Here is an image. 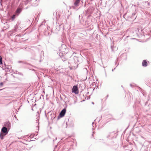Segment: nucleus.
Returning <instances> with one entry per match:
<instances>
[{"mask_svg":"<svg viewBox=\"0 0 151 151\" xmlns=\"http://www.w3.org/2000/svg\"><path fill=\"white\" fill-rule=\"evenodd\" d=\"M72 92L74 93L75 94H78L79 93L78 88L77 86H73Z\"/></svg>","mask_w":151,"mask_h":151,"instance_id":"1","label":"nucleus"},{"mask_svg":"<svg viewBox=\"0 0 151 151\" xmlns=\"http://www.w3.org/2000/svg\"><path fill=\"white\" fill-rule=\"evenodd\" d=\"M66 112V109L65 108L64 109H63L62 111H61L60 113V116L61 117H63Z\"/></svg>","mask_w":151,"mask_h":151,"instance_id":"2","label":"nucleus"},{"mask_svg":"<svg viewBox=\"0 0 151 151\" xmlns=\"http://www.w3.org/2000/svg\"><path fill=\"white\" fill-rule=\"evenodd\" d=\"M1 132L4 134H5V135L7 134L8 132L7 128L5 127H4L1 129Z\"/></svg>","mask_w":151,"mask_h":151,"instance_id":"3","label":"nucleus"},{"mask_svg":"<svg viewBox=\"0 0 151 151\" xmlns=\"http://www.w3.org/2000/svg\"><path fill=\"white\" fill-rule=\"evenodd\" d=\"M142 65L143 66L146 67L147 65V63L145 60H143L142 62Z\"/></svg>","mask_w":151,"mask_h":151,"instance_id":"4","label":"nucleus"},{"mask_svg":"<svg viewBox=\"0 0 151 151\" xmlns=\"http://www.w3.org/2000/svg\"><path fill=\"white\" fill-rule=\"evenodd\" d=\"M80 1V0H76L74 3V5L76 6H77L78 5Z\"/></svg>","mask_w":151,"mask_h":151,"instance_id":"5","label":"nucleus"},{"mask_svg":"<svg viewBox=\"0 0 151 151\" xmlns=\"http://www.w3.org/2000/svg\"><path fill=\"white\" fill-rule=\"evenodd\" d=\"M5 134H3L1 132L0 134V137L1 139H3L4 137V136L5 135Z\"/></svg>","mask_w":151,"mask_h":151,"instance_id":"6","label":"nucleus"},{"mask_svg":"<svg viewBox=\"0 0 151 151\" xmlns=\"http://www.w3.org/2000/svg\"><path fill=\"white\" fill-rule=\"evenodd\" d=\"M2 64V58L0 56V65Z\"/></svg>","mask_w":151,"mask_h":151,"instance_id":"7","label":"nucleus"},{"mask_svg":"<svg viewBox=\"0 0 151 151\" xmlns=\"http://www.w3.org/2000/svg\"><path fill=\"white\" fill-rule=\"evenodd\" d=\"M21 9H17V12L18 13H19L20 12Z\"/></svg>","mask_w":151,"mask_h":151,"instance_id":"8","label":"nucleus"},{"mask_svg":"<svg viewBox=\"0 0 151 151\" xmlns=\"http://www.w3.org/2000/svg\"><path fill=\"white\" fill-rule=\"evenodd\" d=\"M12 18L13 19H14L15 18V15H14L12 17Z\"/></svg>","mask_w":151,"mask_h":151,"instance_id":"9","label":"nucleus"},{"mask_svg":"<svg viewBox=\"0 0 151 151\" xmlns=\"http://www.w3.org/2000/svg\"><path fill=\"white\" fill-rule=\"evenodd\" d=\"M3 83H2V82H1V83H0V85L1 86H2V85H3Z\"/></svg>","mask_w":151,"mask_h":151,"instance_id":"10","label":"nucleus"},{"mask_svg":"<svg viewBox=\"0 0 151 151\" xmlns=\"http://www.w3.org/2000/svg\"><path fill=\"white\" fill-rule=\"evenodd\" d=\"M92 124H93V125L94 124H95V123H93Z\"/></svg>","mask_w":151,"mask_h":151,"instance_id":"11","label":"nucleus"}]
</instances>
